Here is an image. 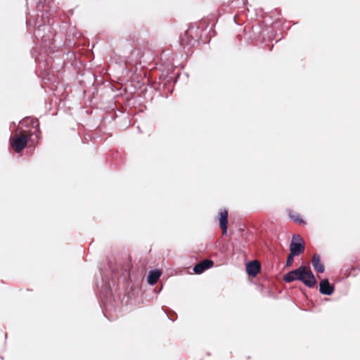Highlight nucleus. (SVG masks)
Masks as SVG:
<instances>
[{
    "label": "nucleus",
    "mask_w": 360,
    "mask_h": 360,
    "mask_svg": "<svg viewBox=\"0 0 360 360\" xmlns=\"http://www.w3.org/2000/svg\"><path fill=\"white\" fill-rule=\"evenodd\" d=\"M300 281L309 288L314 287L316 284V278L309 267L307 269L304 275L302 276V280H300Z\"/></svg>",
    "instance_id": "obj_3"
},
{
    "label": "nucleus",
    "mask_w": 360,
    "mask_h": 360,
    "mask_svg": "<svg viewBox=\"0 0 360 360\" xmlns=\"http://www.w3.org/2000/svg\"><path fill=\"white\" fill-rule=\"evenodd\" d=\"M161 276V273L159 270L155 269L152 270L149 272V274L148 276V283L150 285H154L157 283L159 278Z\"/></svg>",
    "instance_id": "obj_9"
},
{
    "label": "nucleus",
    "mask_w": 360,
    "mask_h": 360,
    "mask_svg": "<svg viewBox=\"0 0 360 360\" xmlns=\"http://www.w3.org/2000/svg\"><path fill=\"white\" fill-rule=\"evenodd\" d=\"M27 143V139L24 134L11 138V145L16 153H20L26 146Z\"/></svg>",
    "instance_id": "obj_2"
},
{
    "label": "nucleus",
    "mask_w": 360,
    "mask_h": 360,
    "mask_svg": "<svg viewBox=\"0 0 360 360\" xmlns=\"http://www.w3.org/2000/svg\"><path fill=\"white\" fill-rule=\"evenodd\" d=\"M219 224L222 229L223 234L225 235L227 232L228 224V211L226 210H221L219 213Z\"/></svg>",
    "instance_id": "obj_7"
},
{
    "label": "nucleus",
    "mask_w": 360,
    "mask_h": 360,
    "mask_svg": "<svg viewBox=\"0 0 360 360\" xmlns=\"http://www.w3.org/2000/svg\"><path fill=\"white\" fill-rule=\"evenodd\" d=\"M312 266L316 271L319 273H323L324 271V266L321 262L320 256L319 255H314L312 258Z\"/></svg>",
    "instance_id": "obj_8"
},
{
    "label": "nucleus",
    "mask_w": 360,
    "mask_h": 360,
    "mask_svg": "<svg viewBox=\"0 0 360 360\" xmlns=\"http://www.w3.org/2000/svg\"><path fill=\"white\" fill-rule=\"evenodd\" d=\"M44 28H45V26H44V25H43V26H41V27H39V29H38V30H37V32L36 33V35H37V36H39V32L41 30V29L44 30Z\"/></svg>",
    "instance_id": "obj_14"
},
{
    "label": "nucleus",
    "mask_w": 360,
    "mask_h": 360,
    "mask_svg": "<svg viewBox=\"0 0 360 360\" xmlns=\"http://www.w3.org/2000/svg\"><path fill=\"white\" fill-rule=\"evenodd\" d=\"M295 255H292V253H290V254L288 255V258H287V261H286V265H287L288 266H290L292 265V262H293V260H294V257H295Z\"/></svg>",
    "instance_id": "obj_12"
},
{
    "label": "nucleus",
    "mask_w": 360,
    "mask_h": 360,
    "mask_svg": "<svg viewBox=\"0 0 360 360\" xmlns=\"http://www.w3.org/2000/svg\"><path fill=\"white\" fill-rule=\"evenodd\" d=\"M291 218L295 222H297L300 224L303 222V220L302 219V218L300 215H293V216H291Z\"/></svg>",
    "instance_id": "obj_13"
},
{
    "label": "nucleus",
    "mask_w": 360,
    "mask_h": 360,
    "mask_svg": "<svg viewBox=\"0 0 360 360\" xmlns=\"http://www.w3.org/2000/svg\"><path fill=\"white\" fill-rule=\"evenodd\" d=\"M290 253L299 255L304 250V245L299 235H294L290 246Z\"/></svg>",
    "instance_id": "obj_1"
},
{
    "label": "nucleus",
    "mask_w": 360,
    "mask_h": 360,
    "mask_svg": "<svg viewBox=\"0 0 360 360\" xmlns=\"http://www.w3.org/2000/svg\"><path fill=\"white\" fill-rule=\"evenodd\" d=\"M319 285V291L323 295H330L334 291L333 287L329 283L327 279L321 280Z\"/></svg>",
    "instance_id": "obj_6"
},
{
    "label": "nucleus",
    "mask_w": 360,
    "mask_h": 360,
    "mask_svg": "<svg viewBox=\"0 0 360 360\" xmlns=\"http://www.w3.org/2000/svg\"><path fill=\"white\" fill-rule=\"evenodd\" d=\"M307 268L308 267H307L305 266H300L299 268L294 270V271H295V273H296L295 275H296L298 281L302 280V276H303V275H304L305 271Z\"/></svg>",
    "instance_id": "obj_10"
},
{
    "label": "nucleus",
    "mask_w": 360,
    "mask_h": 360,
    "mask_svg": "<svg viewBox=\"0 0 360 360\" xmlns=\"http://www.w3.org/2000/svg\"><path fill=\"white\" fill-rule=\"evenodd\" d=\"M295 274L296 273H295V271H294V270L288 272V274H286L284 276V278H283L284 281L286 283H290L295 280H297V278Z\"/></svg>",
    "instance_id": "obj_11"
},
{
    "label": "nucleus",
    "mask_w": 360,
    "mask_h": 360,
    "mask_svg": "<svg viewBox=\"0 0 360 360\" xmlns=\"http://www.w3.org/2000/svg\"><path fill=\"white\" fill-rule=\"evenodd\" d=\"M212 265H213V262L212 260L205 259V260H203V261L199 262L198 264H197L193 267V271L197 274H202L205 270L212 267Z\"/></svg>",
    "instance_id": "obj_4"
},
{
    "label": "nucleus",
    "mask_w": 360,
    "mask_h": 360,
    "mask_svg": "<svg viewBox=\"0 0 360 360\" xmlns=\"http://www.w3.org/2000/svg\"><path fill=\"white\" fill-rule=\"evenodd\" d=\"M260 268L261 266L259 262L255 260L248 263L246 266V271L249 276H255L259 273Z\"/></svg>",
    "instance_id": "obj_5"
}]
</instances>
